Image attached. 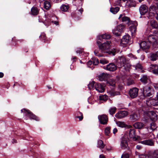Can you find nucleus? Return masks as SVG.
<instances>
[{"label": "nucleus", "mask_w": 158, "mask_h": 158, "mask_svg": "<svg viewBox=\"0 0 158 158\" xmlns=\"http://www.w3.org/2000/svg\"><path fill=\"white\" fill-rule=\"evenodd\" d=\"M108 63V61L104 59H102L100 60V63L102 64H106Z\"/></svg>", "instance_id": "47"}, {"label": "nucleus", "mask_w": 158, "mask_h": 158, "mask_svg": "<svg viewBox=\"0 0 158 158\" xmlns=\"http://www.w3.org/2000/svg\"><path fill=\"white\" fill-rule=\"evenodd\" d=\"M151 68L153 73L156 75H158V65L156 64H152L151 65Z\"/></svg>", "instance_id": "21"}, {"label": "nucleus", "mask_w": 158, "mask_h": 158, "mask_svg": "<svg viewBox=\"0 0 158 158\" xmlns=\"http://www.w3.org/2000/svg\"><path fill=\"white\" fill-rule=\"evenodd\" d=\"M3 73L0 72V78H2L3 76Z\"/></svg>", "instance_id": "62"}, {"label": "nucleus", "mask_w": 158, "mask_h": 158, "mask_svg": "<svg viewBox=\"0 0 158 158\" xmlns=\"http://www.w3.org/2000/svg\"><path fill=\"white\" fill-rule=\"evenodd\" d=\"M140 46L141 48L143 50L148 48L150 47L149 43H147L145 41H142Z\"/></svg>", "instance_id": "20"}, {"label": "nucleus", "mask_w": 158, "mask_h": 158, "mask_svg": "<svg viewBox=\"0 0 158 158\" xmlns=\"http://www.w3.org/2000/svg\"><path fill=\"white\" fill-rule=\"evenodd\" d=\"M125 29V26L123 25L120 24L113 30V33L116 36H119V34L118 32H122Z\"/></svg>", "instance_id": "5"}, {"label": "nucleus", "mask_w": 158, "mask_h": 158, "mask_svg": "<svg viewBox=\"0 0 158 158\" xmlns=\"http://www.w3.org/2000/svg\"><path fill=\"white\" fill-rule=\"evenodd\" d=\"M79 11L81 12V14L83 11V9H81L79 10Z\"/></svg>", "instance_id": "63"}, {"label": "nucleus", "mask_w": 158, "mask_h": 158, "mask_svg": "<svg viewBox=\"0 0 158 158\" xmlns=\"http://www.w3.org/2000/svg\"><path fill=\"white\" fill-rule=\"evenodd\" d=\"M156 100L153 99L150 100L149 101H147L146 104L148 106H153L154 105H155Z\"/></svg>", "instance_id": "32"}, {"label": "nucleus", "mask_w": 158, "mask_h": 158, "mask_svg": "<svg viewBox=\"0 0 158 158\" xmlns=\"http://www.w3.org/2000/svg\"><path fill=\"white\" fill-rule=\"evenodd\" d=\"M98 118L101 124L105 125L107 123L108 118L107 115L104 114L99 115Z\"/></svg>", "instance_id": "9"}, {"label": "nucleus", "mask_w": 158, "mask_h": 158, "mask_svg": "<svg viewBox=\"0 0 158 158\" xmlns=\"http://www.w3.org/2000/svg\"><path fill=\"white\" fill-rule=\"evenodd\" d=\"M116 123L117 125L120 127H124L126 126V125L124 122L118 121L116 122Z\"/></svg>", "instance_id": "38"}, {"label": "nucleus", "mask_w": 158, "mask_h": 158, "mask_svg": "<svg viewBox=\"0 0 158 158\" xmlns=\"http://www.w3.org/2000/svg\"><path fill=\"white\" fill-rule=\"evenodd\" d=\"M139 158H147V157L144 155H141L139 156Z\"/></svg>", "instance_id": "56"}, {"label": "nucleus", "mask_w": 158, "mask_h": 158, "mask_svg": "<svg viewBox=\"0 0 158 158\" xmlns=\"http://www.w3.org/2000/svg\"><path fill=\"white\" fill-rule=\"evenodd\" d=\"M104 85L96 83L95 85V88L96 90L100 93L103 92L105 90Z\"/></svg>", "instance_id": "14"}, {"label": "nucleus", "mask_w": 158, "mask_h": 158, "mask_svg": "<svg viewBox=\"0 0 158 158\" xmlns=\"http://www.w3.org/2000/svg\"><path fill=\"white\" fill-rule=\"evenodd\" d=\"M108 98V97L107 95H104L99 96V99L100 100L103 101H106Z\"/></svg>", "instance_id": "40"}, {"label": "nucleus", "mask_w": 158, "mask_h": 158, "mask_svg": "<svg viewBox=\"0 0 158 158\" xmlns=\"http://www.w3.org/2000/svg\"><path fill=\"white\" fill-rule=\"evenodd\" d=\"M143 125V123L138 122L134 124L133 126L136 128L140 129L142 128Z\"/></svg>", "instance_id": "30"}, {"label": "nucleus", "mask_w": 158, "mask_h": 158, "mask_svg": "<svg viewBox=\"0 0 158 158\" xmlns=\"http://www.w3.org/2000/svg\"><path fill=\"white\" fill-rule=\"evenodd\" d=\"M129 156L127 154L123 155L122 156L121 158H129Z\"/></svg>", "instance_id": "51"}, {"label": "nucleus", "mask_w": 158, "mask_h": 158, "mask_svg": "<svg viewBox=\"0 0 158 158\" xmlns=\"http://www.w3.org/2000/svg\"><path fill=\"white\" fill-rule=\"evenodd\" d=\"M145 58V56L143 55H142L141 56V59L143 60Z\"/></svg>", "instance_id": "61"}, {"label": "nucleus", "mask_w": 158, "mask_h": 158, "mask_svg": "<svg viewBox=\"0 0 158 158\" xmlns=\"http://www.w3.org/2000/svg\"><path fill=\"white\" fill-rule=\"evenodd\" d=\"M110 76V75L107 73H102L98 76V78L99 81H103L109 77Z\"/></svg>", "instance_id": "18"}, {"label": "nucleus", "mask_w": 158, "mask_h": 158, "mask_svg": "<svg viewBox=\"0 0 158 158\" xmlns=\"http://www.w3.org/2000/svg\"><path fill=\"white\" fill-rule=\"evenodd\" d=\"M138 24L136 22H134V24L130 27V29L131 32L132 34L135 33L136 31V26Z\"/></svg>", "instance_id": "22"}, {"label": "nucleus", "mask_w": 158, "mask_h": 158, "mask_svg": "<svg viewBox=\"0 0 158 158\" xmlns=\"http://www.w3.org/2000/svg\"><path fill=\"white\" fill-rule=\"evenodd\" d=\"M153 106L156 107L155 109H158V101L156 100L155 105H154Z\"/></svg>", "instance_id": "53"}, {"label": "nucleus", "mask_w": 158, "mask_h": 158, "mask_svg": "<svg viewBox=\"0 0 158 158\" xmlns=\"http://www.w3.org/2000/svg\"><path fill=\"white\" fill-rule=\"evenodd\" d=\"M116 110V108L115 107H113L111 108L109 110V112L110 114L111 115H113L115 113Z\"/></svg>", "instance_id": "41"}, {"label": "nucleus", "mask_w": 158, "mask_h": 158, "mask_svg": "<svg viewBox=\"0 0 158 158\" xmlns=\"http://www.w3.org/2000/svg\"><path fill=\"white\" fill-rule=\"evenodd\" d=\"M44 8L46 10H48L51 7L50 2L47 1H45L44 2Z\"/></svg>", "instance_id": "35"}, {"label": "nucleus", "mask_w": 158, "mask_h": 158, "mask_svg": "<svg viewBox=\"0 0 158 158\" xmlns=\"http://www.w3.org/2000/svg\"><path fill=\"white\" fill-rule=\"evenodd\" d=\"M127 138L125 137H123L121 140L120 146L122 149H125L128 146Z\"/></svg>", "instance_id": "12"}, {"label": "nucleus", "mask_w": 158, "mask_h": 158, "mask_svg": "<svg viewBox=\"0 0 158 158\" xmlns=\"http://www.w3.org/2000/svg\"><path fill=\"white\" fill-rule=\"evenodd\" d=\"M129 136L132 138L134 140H136L137 138L135 136V131L133 129H130L129 131Z\"/></svg>", "instance_id": "23"}, {"label": "nucleus", "mask_w": 158, "mask_h": 158, "mask_svg": "<svg viewBox=\"0 0 158 158\" xmlns=\"http://www.w3.org/2000/svg\"><path fill=\"white\" fill-rule=\"evenodd\" d=\"M150 25L152 28H156L158 27L157 22L154 20H152L151 21Z\"/></svg>", "instance_id": "36"}, {"label": "nucleus", "mask_w": 158, "mask_h": 158, "mask_svg": "<svg viewBox=\"0 0 158 158\" xmlns=\"http://www.w3.org/2000/svg\"><path fill=\"white\" fill-rule=\"evenodd\" d=\"M119 19L123 22H125L129 24L130 23V19L127 17L122 14L120 15L118 18Z\"/></svg>", "instance_id": "16"}, {"label": "nucleus", "mask_w": 158, "mask_h": 158, "mask_svg": "<svg viewBox=\"0 0 158 158\" xmlns=\"http://www.w3.org/2000/svg\"><path fill=\"white\" fill-rule=\"evenodd\" d=\"M148 78L146 75L143 76L142 78L140 79L141 81L143 83L145 84L147 82Z\"/></svg>", "instance_id": "39"}, {"label": "nucleus", "mask_w": 158, "mask_h": 158, "mask_svg": "<svg viewBox=\"0 0 158 158\" xmlns=\"http://www.w3.org/2000/svg\"><path fill=\"white\" fill-rule=\"evenodd\" d=\"M117 64L118 67L123 68L126 71L129 70L131 67L130 64L123 56H120L118 58Z\"/></svg>", "instance_id": "2"}, {"label": "nucleus", "mask_w": 158, "mask_h": 158, "mask_svg": "<svg viewBox=\"0 0 158 158\" xmlns=\"http://www.w3.org/2000/svg\"><path fill=\"white\" fill-rule=\"evenodd\" d=\"M83 52V49H79L76 51V52L77 53H79L80 54L81 53Z\"/></svg>", "instance_id": "55"}, {"label": "nucleus", "mask_w": 158, "mask_h": 158, "mask_svg": "<svg viewBox=\"0 0 158 158\" xmlns=\"http://www.w3.org/2000/svg\"><path fill=\"white\" fill-rule=\"evenodd\" d=\"M21 112L22 113H24L25 114L28 116L30 119H32L36 121H38L39 120V119L37 117L32 113L29 110H27L25 109H23L21 110Z\"/></svg>", "instance_id": "7"}, {"label": "nucleus", "mask_w": 158, "mask_h": 158, "mask_svg": "<svg viewBox=\"0 0 158 158\" xmlns=\"http://www.w3.org/2000/svg\"><path fill=\"white\" fill-rule=\"evenodd\" d=\"M127 5L129 7H135L136 6V4L132 0H129L127 2Z\"/></svg>", "instance_id": "33"}, {"label": "nucleus", "mask_w": 158, "mask_h": 158, "mask_svg": "<svg viewBox=\"0 0 158 158\" xmlns=\"http://www.w3.org/2000/svg\"><path fill=\"white\" fill-rule=\"evenodd\" d=\"M131 37L128 34H126L124 35L120 42V46L123 47H125L127 46L130 41Z\"/></svg>", "instance_id": "3"}, {"label": "nucleus", "mask_w": 158, "mask_h": 158, "mask_svg": "<svg viewBox=\"0 0 158 158\" xmlns=\"http://www.w3.org/2000/svg\"><path fill=\"white\" fill-rule=\"evenodd\" d=\"M145 116L148 117L152 121H155L157 119V114L153 111H146L144 112Z\"/></svg>", "instance_id": "6"}, {"label": "nucleus", "mask_w": 158, "mask_h": 158, "mask_svg": "<svg viewBox=\"0 0 158 158\" xmlns=\"http://www.w3.org/2000/svg\"><path fill=\"white\" fill-rule=\"evenodd\" d=\"M110 127H107L106 128L105 130V134L107 135H109L110 132Z\"/></svg>", "instance_id": "45"}, {"label": "nucleus", "mask_w": 158, "mask_h": 158, "mask_svg": "<svg viewBox=\"0 0 158 158\" xmlns=\"http://www.w3.org/2000/svg\"><path fill=\"white\" fill-rule=\"evenodd\" d=\"M93 63V62L91 60H89L87 63V66L89 67V66L91 65Z\"/></svg>", "instance_id": "54"}, {"label": "nucleus", "mask_w": 158, "mask_h": 158, "mask_svg": "<svg viewBox=\"0 0 158 158\" xmlns=\"http://www.w3.org/2000/svg\"><path fill=\"white\" fill-rule=\"evenodd\" d=\"M109 94L111 96H114L115 95H118L117 94L114 92V91H111L109 92Z\"/></svg>", "instance_id": "48"}, {"label": "nucleus", "mask_w": 158, "mask_h": 158, "mask_svg": "<svg viewBox=\"0 0 158 158\" xmlns=\"http://www.w3.org/2000/svg\"><path fill=\"white\" fill-rule=\"evenodd\" d=\"M119 8L118 7L115 8L111 7L110 9V11L113 14H115L119 10Z\"/></svg>", "instance_id": "37"}, {"label": "nucleus", "mask_w": 158, "mask_h": 158, "mask_svg": "<svg viewBox=\"0 0 158 158\" xmlns=\"http://www.w3.org/2000/svg\"><path fill=\"white\" fill-rule=\"evenodd\" d=\"M52 23H54L56 25H58V22L56 21H52Z\"/></svg>", "instance_id": "60"}, {"label": "nucleus", "mask_w": 158, "mask_h": 158, "mask_svg": "<svg viewBox=\"0 0 158 158\" xmlns=\"http://www.w3.org/2000/svg\"><path fill=\"white\" fill-rule=\"evenodd\" d=\"M105 69L110 71H114L116 69L117 67L114 64L110 63L108 64Z\"/></svg>", "instance_id": "15"}, {"label": "nucleus", "mask_w": 158, "mask_h": 158, "mask_svg": "<svg viewBox=\"0 0 158 158\" xmlns=\"http://www.w3.org/2000/svg\"><path fill=\"white\" fill-rule=\"evenodd\" d=\"M31 12L32 15H36L38 14L39 11L36 7H33L31 10Z\"/></svg>", "instance_id": "31"}, {"label": "nucleus", "mask_w": 158, "mask_h": 158, "mask_svg": "<svg viewBox=\"0 0 158 158\" xmlns=\"http://www.w3.org/2000/svg\"><path fill=\"white\" fill-rule=\"evenodd\" d=\"M158 59V51L156 52L155 53Z\"/></svg>", "instance_id": "64"}, {"label": "nucleus", "mask_w": 158, "mask_h": 158, "mask_svg": "<svg viewBox=\"0 0 158 158\" xmlns=\"http://www.w3.org/2000/svg\"><path fill=\"white\" fill-rule=\"evenodd\" d=\"M105 146V145L103 143V141L101 140H99L98 141V148L101 149H103Z\"/></svg>", "instance_id": "27"}, {"label": "nucleus", "mask_w": 158, "mask_h": 158, "mask_svg": "<svg viewBox=\"0 0 158 158\" xmlns=\"http://www.w3.org/2000/svg\"><path fill=\"white\" fill-rule=\"evenodd\" d=\"M107 85H108L114 86L115 85V80L112 79H110L107 81Z\"/></svg>", "instance_id": "29"}, {"label": "nucleus", "mask_w": 158, "mask_h": 158, "mask_svg": "<svg viewBox=\"0 0 158 158\" xmlns=\"http://www.w3.org/2000/svg\"><path fill=\"white\" fill-rule=\"evenodd\" d=\"M92 62L93 64L94 65H97L99 63L98 60L94 58L93 59V61Z\"/></svg>", "instance_id": "46"}, {"label": "nucleus", "mask_w": 158, "mask_h": 158, "mask_svg": "<svg viewBox=\"0 0 158 158\" xmlns=\"http://www.w3.org/2000/svg\"><path fill=\"white\" fill-rule=\"evenodd\" d=\"M153 90L148 86H145L143 88V94L144 97H151L153 93Z\"/></svg>", "instance_id": "4"}, {"label": "nucleus", "mask_w": 158, "mask_h": 158, "mask_svg": "<svg viewBox=\"0 0 158 158\" xmlns=\"http://www.w3.org/2000/svg\"><path fill=\"white\" fill-rule=\"evenodd\" d=\"M80 116H77L76 117V118H78L79 119L80 121H81L83 118V116L82 113H80Z\"/></svg>", "instance_id": "49"}, {"label": "nucleus", "mask_w": 158, "mask_h": 158, "mask_svg": "<svg viewBox=\"0 0 158 158\" xmlns=\"http://www.w3.org/2000/svg\"><path fill=\"white\" fill-rule=\"evenodd\" d=\"M136 62L134 63V65H133V66L136 69H142V66L141 65L138 63V61L136 60Z\"/></svg>", "instance_id": "28"}, {"label": "nucleus", "mask_w": 158, "mask_h": 158, "mask_svg": "<svg viewBox=\"0 0 158 158\" xmlns=\"http://www.w3.org/2000/svg\"><path fill=\"white\" fill-rule=\"evenodd\" d=\"M140 143L143 144L153 146L154 145V142L152 140H145L140 142Z\"/></svg>", "instance_id": "17"}, {"label": "nucleus", "mask_w": 158, "mask_h": 158, "mask_svg": "<svg viewBox=\"0 0 158 158\" xmlns=\"http://www.w3.org/2000/svg\"><path fill=\"white\" fill-rule=\"evenodd\" d=\"M138 89L136 88L131 89L129 92V95L132 98H134L137 97L138 94Z\"/></svg>", "instance_id": "8"}, {"label": "nucleus", "mask_w": 158, "mask_h": 158, "mask_svg": "<svg viewBox=\"0 0 158 158\" xmlns=\"http://www.w3.org/2000/svg\"><path fill=\"white\" fill-rule=\"evenodd\" d=\"M60 8L61 10L62 11L66 12L69 9V6L68 5L63 4L61 6Z\"/></svg>", "instance_id": "34"}, {"label": "nucleus", "mask_w": 158, "mask_h": 158, "mask_svg": "<svg viewBox=\"0 0 158 158\" xmlns=\"http://www.w3.org/2000/svg\"><path fill=\"white\" fill-rule=\"evenodd\" d=\"M156 125L155 123L152 122L150 124L149 127H147V128L149 131H152L156 129Z\"/></svg>", "instance_id": "24"}, {"label": "nucleus", "mask_w": 158, "mask_h": 158, "mask_svg": "<svg viewBox=\"0 0 158 158\" xmlns=\"http://www.w3.org/2000/svg\"><path fill=\"white\" fill-rule=\"evenodd\" d=\"M129 56L131 57V59L132 61V62L134 63H135L136 61V60H137V58L136 57L134 56L132 54H129Z\"/></svg>", "instance_id": "44"}, {"label": "nucleus", "mask_w": 158, "mask_h": 158, "mask_svg": "<svg viewBox=\"0 0 158 158\" xmlns=\"http://www.w3.org/2000/svg\"><path fill=\"white\" fill-rule=\"evenodd\" d=\"M100 158H106L105 156L103 154H101L99 155Z\"/></svg>", "instance_id": "59"}, {"label": "nucleus", "mask_w": 158, "mask_h": 158, "mask_svg": "<svg viewBox=\"0 0 158 158\" xmlns=\"http://www.w3.org/2000/svg\"><path fill=\"white\" fill-rule=\"evenodd\" d=\"M110 36L109 35L105 34L102 35H99L98 37V40H101L102 39H108L110 38Z\"/></svg>", "instance_id": "26"}, {"label": "nucleus", "mask_w": 158, "mask_h": 158, "mask_svg": "<svg viewBox=\"0 0 158 158\" xmlns=\"http://www.w3.org/2000/svg\"><path fill=\"white\" fill-rule=\"evenodd\" d=\"M139 118V115L136 113L131 114L130 116V119L134 121L138 120Z\"/></svg>", "instance_id": "25"}, {"label": "nucleus", "mask_w": 158, "mask_h": 158, "mask_svg": "<svg viewBox=\"0 0 158 158\" xmlns=\"http://www.w3.org/2000/svg\"><path fill=\"white\" fill-rule=\"evenodd\" d=\"M149 156L151 158H157L158 157V150H155L150 152Z\"/></svg>", "instance_id": "19"}, {"label": "nucleus", "mask_w": 158, "mask_h": 158, "mask_svg": "<svg viewBox=\"0 0 158 158\" xmlns=\"http://www.w3.org/2000/svg\"><path fill=\"white\" fill-rule=\"evenodd\" d=\"M128 113L127 111H121L118 112L115 115L116 118H122L128 115Z\"/></svg>", "instance_id": "10"}, {"label": "nucleus", "mask_w": 158, "mask_h": 158, "mask_svg": "<svg viewBox=\"0 0 158 158\" xmlns=\"http://www.w3.org/2000/svg\"><path fill=\"white\" fill-rule=\"evenodd\" d=\"M94 53L96 56H98L99 57L102 56V55L101 54H98V52L97 50H95L94 51Z\"/></svg>", "instance_id": "52"}, {"label": "nucleus", "mask_w": 158, "mask_h": 158, "mask_svg": "<svg viewBox=\"0 0 158 158\" xmlns=\"http://www.w3.org/2000/svg\"><path fill=\"white\" fill-rule=\"evenodd\" d=\"M155 53H152L151 54L150 60L152 61H155L157 59Z\"/></svg>", "instance_id": "43"}, {"label": "nucleus", "mask_w": 158, "mask_h": 158, "mask_svg": "<svg viewBox=\"0 0 158 158\" xmlns=\"http://www.w3.org/2000/svg\"><path fill=\"white\" fill-rule=\"evenodd\" d=\"M98 46L101 51L103 52L108 53L110 54L112 53L113 55H114L116 52V50L114 48L113 50L112 49L110 50L112 46L110 41H106L103 44H101V42L98 41H97Z\"/></svg>", "instance_id": "1"}, {"label": "nucleus", "mask_w": 158, "mask_h": 158, "mask_svg": "<svg viewBox=\"0 0 158 158\" xmlns=\"http://www.w3.org/2000/svg\"><path fill=\"white\" fill-rule=\"evenodd\" d=\"M95 82L94 81H92L90 82L88 85V87L89 89H94V86Z\"/></svg>", "instance_id": "42"}, {"label": "nucleus", "mask_w": 158, "mask_h": 158, "mask_svg": "<svg viewBox=\"0 0 158 158\" xmlns=\"http://www.w3.org/2000/svg\"><path fill=\"white\" fill-rule=\"evenodd\" d=\"M141 146L140 145H137L136 146V148L138 150H140L141 148Z\"/></svg>", "instance_id": "58"}, {"label": "nucleus", "mask_w": 158, "mask_h": 158, "mask_svg": "<svg viewBox=\"0 0 158 158\" xmlns=\"http://www.w3.org/2000/svg\"><path fill=\"white\" fill-rule=\"evenodd\" d=\"M157 35H150L148 37V40L149 43L152 44H153L156 43V40L157 39Z\"/></svg>", "instance_id": "11"}, {"label": "nucleus", "mask_w": 158, "mask_h": 158, "mask_svg": "<svg viewBox=\"0 0 158 158\" xmlns=\"http://www.w3.org/2000/svg\"><path fill=\"white\" fill-rule=\"evenodd\" d=\"M118 130L117 128H114V129L113 130V133L114 134H115L117 132Z\"/></svg>", "instance_id": "57"}, {"label": "nucleus", "mask_w": 158, "mask_h": 158, "mask_svg": "<svg viewBox=\"0 0 158 158\" xmlns=\"http://www.w3.org/2000/svg\"><path fill=\"white\" fill-rule=\"evenodd\" d=\"M121 0H117V1L114 3L115 5L120 6Z\"/></svg>", "instance_id": "50"}, {"label": "nucleus", "mask_w": 158, "mask_h": 158, "mask_svg": "<svg viewBox=\"0 0 158 158\" xmlns=\"http://www.w3.org/2000/svg\"><path fill=\"white\" fill-rule=\"evenodd\" d=\"M148 7L145 5H141L139 8V11L141 15H143L148 12Z\"/></svg>", "instance_id": "13"}]
</instances>
